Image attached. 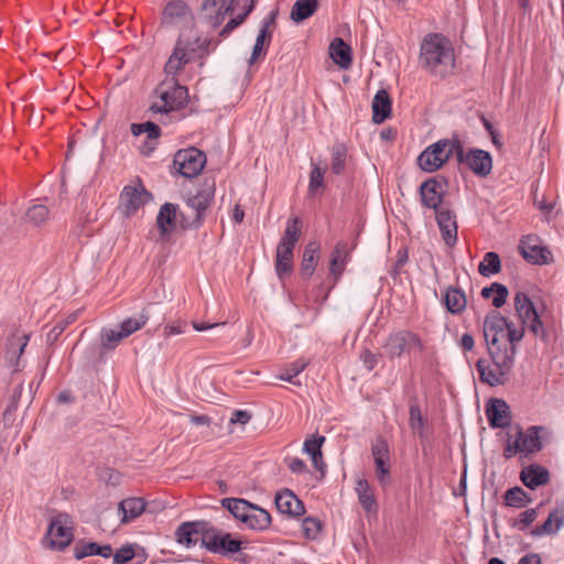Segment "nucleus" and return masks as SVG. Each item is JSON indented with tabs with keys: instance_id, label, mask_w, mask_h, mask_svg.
Listing matches in <instances>:
<instances>
[{
	"instance_id": "1",
	"label": "nucleus",
	"mask_w": 564,
	"mask_h": 564,
	"mask_svg": "<svg viewBox=\"0 0 564 564\" xmlns=\"http://www.w3.org/2000/svg\"><path fill=\"white\" fill-rule=\"evenodd\" d=\"M513 302L521 326H516L497 311L490 312L484 319L482 333L490 361L480 358L476 368L480 380L490 387L507 382L514 367L517 344L524 336V325L538 314L525 293L518 292Z\"/></svg>"
},
{
	"instance_id": "2",
	"label": "nucleus",
	"mask_w": 564,
	"mask_h": 564,
	"mask_svg": "<svg viewBox=\"0 0 564 564\" xmlns=\"http://www.w3.org/2000/svg\"><path fill=\"white\" fill-rule=\"evenodd\" d=\"M209 45L210 39L204 36L194 23L183 25L165 63V74L178 75L188 63L205 58L209 54Z\"/></svg>"
},
{
	"instance_id": "3",
	"label": "nucleus",
	"mask_w": 564,
	"mask_h": 564,
	"mask_svg": "<svg viewBox=\"0 0 564 564\" xmlns=\"http://www.w3.org/2000/svg\"><path fill=\"white\" fill-rule=\"evenodd\" d=\"M419 59L430 73L445 76L455 65L454 48L445 36L430 33L421 43Z\"/></svg>"
},
{
	"instance_id": "4",
	"label": "nucleus",
	"mask_w": 564,
	"mask_h": 564,
	"mask_svg": "<svg viewBox=\"0 0 564 564\" xmlns=\"http://www.w3.org/2000/svg\"><path fill=\"white\" fill-rule=\"evenodd\" d=\"M552 436V431L542 425H533L527 430H522L517 426V433L514 437L507 440L503 456L506 458H512L517 454L530 456L540 452L544 447V443L549 442Z\"/></svg>"
},
{
	"instance_id": "5",
	"label": "nucleus",
	"mask_w": 564,
	"mask_h": 564,
	"mask_svg": "<svg viewBox=\"0 0 564 564\" xmlns=\"http://www.w3.org/2000/svg\"><path fill=\"white\" fill-rule=\"evenodd\" d=\"M176 76L166 74V78L155 88L152 111L167 113L187 106L188 90L177 82Z\"/></svg>"
},
{
	"instance_id": "6",
	"label": "nucleus",
	"mask_w": 564,
	"mask_h": 564,
	"mask_svg": "<svg viewBox=\"0 0 564 564\" xmlns=\"http://www.w3.org/2000/svg\"><path fill=\"white\" fill-rule=\"evenodd\" d=\"M455 154L458 162L464 160V149L459 140L442 139L429 145L417 158L419 166L425 172H435Z\"/></svg>"
},
{
	"instance_id": "7",
	"label": "nucleus",
	"mask_w": 564,
	"mask_h": 564,
	"mask_svg": "<svg viewBox=\"0 0 564 564\" xmlns=\"http://www.w3.org/2000/svg\"><path fill=\"white\" fill-rule=\"evenodd\" d=\"M73 520L67 513H58L50 521L45 541L52 550L62 551L67 547L73 539Z\"/></svg>"
},
{
	"instance_id": "8",
	"label": "nucleus",
	"mask_w": 564,
	"mask_h": 564,
	"mask_svg": "<svg viewBox=\"0 0 564 564\" xmlns=\"http://www.w3.org/2000/svg\"><path fill=\"white\" fill-rule=\"evenodd\" d=\"M151 199V193L145 189L138 178L122 188L119 197V207L126 217H130Z\"/></svg>"
},
{
	"instance_id": "9",
	"label": "nucleus",
	"mask_w": 564,
	"mask_h": 564,
	"mask_svg": "<svg viewBox=\"0 0 564 564\" xmlns=\"http://www.w3.org/2000/svg\"><path fill=\"white\" fill-rule=\"evenodd\" d=\"M173 164L182 176L196 177L206 164V155L196 148L180 150L174 156Z\"/></svg>"
},
{
	"instance_id": "10",
	"label": "nucleus",
	"mask_w": 564,
	"mask_h": 564,
	"mask_svg": "<svg viewBox=\"0 0 564 564\" xmlns=\"http://www.w3.org/2000/svg\"><path fill=\"white\" fill-rule=\"evenodd\" d=\"M383 347L391 359L400 357L403 352H409L412 348H417L420 351L424 349L421 338L409 330H399L391 334Z\"/></svg>"
},
{
	"instance_id": "11",
	"label": "nucleus",
	"mask_w": 564,
	"mask_h": 564,
	"mask_svg": "<svg viewBox=\"0 0 564 564\" xmlns=\"http://www.w3.org/2000/svg\"><path fill=\"white\" fill-rule=\"evenodd\" d=\"M210 529L212 525L206 521L183 522L175 531V540L185 547L195 546L198 541L206 547L205 536Z\"/></svg>"
},
{
	"instance_id": "12",
	"label": "nucleus",
	"mask_w": 564,
	"mask_h": 564,
	"mask_svg": "<svg viewBox=\"0 0 564 564\" xmlns=\"http://www.w3.org/2000/svg\"><path fill=\"white\" fill-rule=\"evenodd\" d=\"M206 549L213 553L228 555L241 550L242 542L234 538L230 533H225L214 527L205 536Z\"/></svg>"
},
{
	"instance_id": "13",
	"label": "nucleus",
	"mask_w": 564,
	"mask_h": 564,
	"mask_svg": "<svg viewBox=\"0 0 564 564\" xmlns=\"http://www.w3.org/2000/svg\"><path fill=\"white\" fill-rule=\"evenodd\" d=\"M371 454L376 465V476L379 484L384 488L390 484L389 445L378 437L371 446Z\"/></svg>"
},
{
	"instance_id": "14",
	"label": "nucleus",
	"mask_w": 564,
	"mask_h": 564,
	"mask_svg": "<svg viewBox=\"0 0 564 564\" xmlns=\"http://www.w3.org/2000/svg\"><path fill=\"white\" fill-rule=\"evenodd\" d=\"M161 23L165 26L191 24L193 23L192 11L183 0H171L163 8Z\"/></svg>"
},
{
	"instance_id": "15",
	"label": "nucleus",
	"mask_w": 564,
	"mask_h": 564,
	"mask_svg": "<svg viewBox=\"0 0 564 564\" xmlns=\"http://www.w3.org/2000/svg\"><path fill=\"white\" fill-rule=\"evenodd\" d=\"M232 10L231 0H205L202 4V18L215 29L224 22L227 13Z\"/></svg>"
},
{
	"instance_id": "16",
	"label": "nucleus",
	"mask_w": 564,
	"mask_h": 564,
	"mask_svg": "<svg viewBox=\"0 0 564 564\" xmlns=\"http://www.w3.org/2000/svg\"><path fill=\"white\" fill-rule=\"evenodd\" d=\"M520 253L530 263L546 264L552 259L550 250L538 243L534 236L524 237L519 245Z\"/></svg>"
},
{
	"instance_id": "17",
	"label": "nucleus",
	"mask_w": 564,
	"mask_h": 564,
	"mask_svg": "<svg viewBox=\"0 0 564 564\" xmlns=\"http://www.w3.org/2000/svg\"><path fill=\"white\" fill-rule=\"evenodd\" d=\"M435 218L446 246L453 247L457 242L456 215L447 207H441L435 212Z\"/></svg>"
},
{
	"instance_id": "18",
	"label": "nucleus",
	"mask_w": 564,
	"mask_h": 564,
	"mask_svg": "<svg viewBox=\"0 0 564 564\" xmlns=\"http://www.w3.org/2000/svg\"><path fill=\"white\" fill-rule=\"evenodd\" d=\"M422 203L425 207L438 210L444 196V184L435 178H430L422 183L420 187Z\"/></svg>"
},
{
	"instance_id": "19",
	"label": "nucleus",
	"mask_w": 564,
	"mask_h": 564,
	"mask_svg": "<svg viewBox=\"0 0 564 564\" xmlns=\"http://www.w3.org/2000/svg\"><path fill=\"white\" fill-rule=\"evenodd\" d=\"M489 425L494 429H502L510 424L511 415L507 402L502 399H492L486 408Z\"/></svg>"
},
{
	"instance_id": "20",
	"label": "nucleus",
	"mask_w": 564,
	"mask_h": 564,
	"mask_svg": "<svg viewBox=\"0 0 564 564\" xmlns=\"http://www.w3.org/2000/svg\"><path fill=\"white\" fill-rule=\"evenodd\" d=\"M467 166L478 176H487L492 169L491 155L484 150L474 149L469 152H464V160Z\"/></svg>"
},
{
	"instance_id": "21",
	"label": "nucleus",
	"mask_w": 564,
	"mask_h": 564,
	"mask_svg": "<svg viewBox=\"0 0 564 564\" xmlns=\"http://www.w3.org/2000/svg\"><path fill=\"white\" fill-rule=\"evenodd\" d=\"M275 506L279 512L291 517H299L305 511L303 502L289 489L275 495Z\"/></svg>"
},
{
	"instance_id": "22",
	"label": "nucleus",
	"mask_w": 564,
	"mask_h": 564,
	"mask_svg": "<svg viewBox=\"0 0 564 564\" xmlns=\"http://www.w3.org/2000/svg\"><path fill=\"white\" fill-rule=\"evenodd\" d=\"M520 479L528 488L535 489L539 486L547 484L550 473L545 467L532 464L522 469Z\"/></svg>"
},
{
	"instance_id": "23",
	"label": "nucleus",
	"mask_w": 564,
	"mask_h": 564,
	"mask_svg": "<svg viewBox=\"0 0 564 564\" xmlns=\"http://www.w3.org/2000/svg\"><path fill=\"white\" fill-rule=\"evenodd\" d=\"M145 501L142 498H127L120 501L118 511L122 514L121 523L126 524L140 517L145 510Z\"/></svg>"
},
{
	"instance_id": "24",
	"label": "nucleus",
	"mask_w": 564,
	"mask_h": 564,
	"mask_svg": "<svg viewBox=\"0 0 564 564\" xmlns=\"http://www.w3.org/2000/svg\"><path fill=\"white\" fill-rule=\"evenodd\" d=\"M564 524V506L557 507L552 510L547 519L542 525H539L532 530V534L541 536L544 534H555Z\"/></svg>"
},
{
	"instance_id": "25",
	"label": "nucleus",
	"mask_w": 564,
	"mask_h": 564,
	"mask_svg": "<svg viewBox=\"0 0 564 564\" xmlns=\"http://www.w3.org/2000/svg\"><path fill=\"white\" fill-rule=\"evenodd\" d=\"M391 115V99L386 89H379L372 100V120L382 123Z\"/></svg>"
},
{
	"instance_id": "26",
	"label": "nucleus",
	"mask_w": 564,
	"mask_h": 564,
	"mask_svg": "<svg viewBox=\"0 0 564 564\" xmlns=\"http://www.w3.org/2000/svg\"><path fill=\"white\" fill-rule=\"evenodd\" d=\"M355 491L358 496L360 506L367 512H376L378 509L377 500L371 486L365 478H358L355 481Z\"/></svg>"
},
{
	"instance_id": "27",
	"label": "nucleus",
	"mask_w": 564,
	"mask_h": 564,
	"mask_svg": "<svg viewBox=\"0 0 564 564\" xmlns=\"http://www.w3.org/2000/svg\"><path fill=\"white\" fill-rule=\"evenodd\" d=\"M295 246L279 242L275 256V272L282 280L293 269V250Z\"/></svg>"
},
{
	"instance_id": "28",
	"label": "nucleus",
	"mask_w": 564,
	"mask_h": 564,
	"mask_svg": "<svg viewBox=\"0 0 564 564\" xmlns=\"http://www.w3.org/2000/svg\"><path fill=\"white\" fill-rule=\"evenodd\" d=\"M330 57L338 66L344 69L350 67L352 58H351V48L348 44H346L343 39L336 37L332 41L329 45Z\"/></svg>"
},
{
	"instance_id": "29",
	"label": "nucleus",
	"mask_w": 564,
	"mask_h": 564,
	"mask_svg": "<svg viewBox=\"0 0 564 564\" xmlns=\"http://www.w3.org/2000/svg\"><path fill=\"white\" fill-rule=\"evenodd\" d=\"M215 187L214 184L207 185L197 191V193L187 199V205L196 212V218L199 219L200 215L209 206L214 198Z\"/></svg>"
},
{
	"instance_id": "30",
	"label": "nucleus",
	"mask_w": 564,
	"mask_h": 564,
	"mask_svg": "<svg viewBox=\"0 0 564 564\" xmlns=\"http://www.w3.org/2000/svg\"><path fill=\"white\" fill-rule=\"evenodd\" d=\"M325 442V437L322 435L312 436L304 442L303 449L307 453L313 462L314 467L324 474L326 465L323 460L322 445Z\"/></svg>"
},
{
	"instance_id": "31",
	"label": "nucleus",
	"mask_w": 564,
	"mask_h": 564,
	"mask_svg": "<svg viewBox=\"0 0 564 564\" xmlns=\"http://www.w3.org/2000/svg\"><path fill=\"white\" fill-rule=\"evenodd\" d=\"M99 555L101 557H110L112 555V549L109 544L98 545L95 542H78L74 547V556L77 560H82L86 556Z\"/></svg>"
},
{
	"instance_id": "32",
	"label": "nucleus",
	"mask_w": 564,
	"mask_h": 564,
	"mask_svg": "<svg viewBox=\"0 0 564 564\" xmlns=\"http://www.w3.org/2000/svg\"><path fill=\"white\" fill-rule=\"evenodd\" d=\"M319 245L316 241H311L306 245L303 259L301 263V272L305 278H311L315 271L318 261Z\"/></svg>"
},
{
	"instance_id": "33",
	"label": "nucleus",
	"mask_w": 564,
	"mask_h": 564,
	"mask_svg": "<svg viewBox=\"0 0 564 564\" xmlns=\"http://www.w3.org/2000/svg\"><path fill=\"white\" fill-rule=\"evenodd\" d=\"M223 506L239 521L245 523L249 512L256 505L239 498H225L221 501Z\"/></svg>"
},
{
	"instance_id": "34",
	"label": "nucleus",
	"mask_w": 564,
	"mask_h": 564,
	"mask_svg": "<svg viewBox=\"0 0 564 564\" xmlns=\"http://www.w3.org/2000/svg\"><path fill=\"white\" fill-rule=\"evenodd\" d=\"M245 524L251 530L262 531L271 524V516L267 510L254 506L251 512H249Z\"/></svg>"
},
{
	"instance_id": "35",
	"label": "nucleus",
	"mask_w": 564,
	"mask_h": 564,
	"mask_svg": "<svg viewBox=\"0 0 564 564\" xmlns=\"http://www.w3.org/2000/svg\"><path fill=\"white\" fill-rule=\"evenodd\" d=\"M318 7V0H297L292 7L291 19L300 23L305 19L312 17Z\"/></svg>"
},
{
	"instance_id": "36",
	"label": "nucleus",
	"mask_w": 564,
	"mask_h": 564,
	"mask_svg": "<svg viewBox=\"0 0 564 564\" xmlns=\"http://www.w3.org/2000/svg\"><path fill=\"white\" fill-rule=\"evenodd\" d=\"M445 305L452 314H460L467 305L466 296L463 291L456 288H448L445 293Z\"/></svg>"
},
{
	"instance_id": "37",
	"label": "nucleus",
	"mask_w": 564,
	"mask_h": 564,
	"mask_svg": "<svg viewBox=\"0 0 564 564\" xmlns=\"http://www.w3.org/2000/svg\"><path fill=\"white\" fill-rule=\"evenodd\" d=\"M176 216V206L171 203H165L161 206L158 217L156 225L161 231V235L164 236L171 231L169 226L174 225Z\"/></svg>"
},
{
	"instance_id": "38",
	"label": "nucleus",
	"mask_w": 564,
	"mask_h": 564,
	"mask_svg": "<svg viewBox=\"0 0 564 564\" xmlns=\"http://www.w3.org/2000/svg\"><path fill=\"white\" fill-rule=\"evenodd\" d=\"M270 23L271 20H264L262 22L261 29L256 39V43L249 59V64H253L258 59V57L263 53L265 46L269 45L272 36L271 32L269 31Z\"/></svg>"
},
{
	"instance_id": "39",
	"label": "nucleus",
	"mask_w": 564,
	"mask_h": 564,
	"mask_svg": "<svg viewBox=\"0 0 564 564\" xmlns=\"http://www.w3.org/2000/svg\"><path fill=\"white\" fill-rule=\"evenodd\" d=\"M346 248L347 246L345 242H338L332 252L329 271L336 279H338L345 270L348 257Z\"/></svg>"
},
{
	"instance_id": "40",
	"label": "nucleus",
	"mask_w": 564,
	"mask_h": 564,
	"mask_svg": "<svg viewBox=\"0 0 564 564\" xmlns=\"http://www.w3.org/2000/svg\"><path fill=\"white\" fill-rule=\"evenodd\" d=\"M149 321V313L142 310L137 316L126 318L121 322L119 328L123 332V336L129 337L133 333L141 329Z\"/></svg>"
},
{
	"instance_id": "41",
	"label": "nucleus",
	"mask_w": 564,
	"mask_h": 564,
	"mask_svg": "<svg viewBox=\"0 0 564 564\" xmlns=\"http://www.w3.org/2000/svg\"><path fill=\"white\" fill-rule=\"evenodd\" d=\"M481 295L485 299L492 296V305L499 308L506 303L508 289L503 284L495 282L490 286L484 288Z\"/></svg>"
},
{
	"instance_id": "42",
	"label": "nucleus",
	"mask_w": 564,
	"mask_h": 564,
	"mask_svg": "<svg viewBox=\"0 0 564 564\" xmlns=\"http://www.w3.org/2000/svg\"><path fill=\"white\" fill-rule=\"evenodd\" d=\"M501 270V261L496 252H487L484 256V260L478 264V272L482 276H490L500 272Z\"/></svg>"
},
{
	"instance_id": "43",
	"label": "nucleus",
	"mask_w": 564,
	"mask_h": 564,
	"mask_svg": "<svg viewBox=\"0 0 564 564\" xmlns=\"http://www.w3.org/2000/svg\"><path fill=\"white\" fill-rule=\"evenodd\" d=\"M307 365L308 361L304 359H297L294 362L286 366L278 377L283 381H288L293 384H300V382L294 381V378L299 376L306 368Z\"/></svg>"
},
{
	"instance_id": "44",
	"label": "nucleus",
	"mask_w": 564,
	"mask_h": 564,
	"mask_svg": "<svg viewBox=\"0 0 564 564\" xmlns=\"http://www.w3.org/2000/svg\"><path fill=\"white\" fill-rule=\"evenodd\" d=\"M347 149L344 144H335L332 149V172L336 175L343 173L346 164Z\"/></svg>"
},
{
	"instance_id": "45",
	"label": "nucleus",
	"mask_w": 564,
	"mask_h": 564,
	"mask_svg": "<svg viewBox=\"0 0 564 564\" xmlns=\"http://www.w3.org/2000/svg\"><path fill=\"white\" fill-rule=\"evenodd\" d=\"M410 419L409 425L410 429L416 433L421 438L424 437V419L421 413V409L417 403L413 402L410 404L409 409Z\"/></svg>"
},
{
	"instance_id": "46",
	"label": "nucleus",
	"mask_w": 564,
	"mask_h": 564,
	"mask_svg": "<svg viewBox=\"0 0 564 564\" xmlns=\"http://www.w3.org/2000/svg\"><path fill=\"white\" fill-rule=\"evenodd\" d=\"M124 338H127V336H123V332L120 330V328H104L100 334L101 346L106 349H115Z\"/></svg>"
},
{
	"instance_id": "47",
	"label": "nucleus",
	"mask_w": 564,
	"mask_h": 564,
	"mask_svg": "<svg viewBox=\"0 0 564 564\" xmlns=\"http://www.w3.org/2000/svg\"><path fill=\"white\" fill-rule=\"evenodd\" d=\"M301 226L297 217L288 220L286 228L280 242L285 245L295 246L300 239Z\"/></svg>"
},
{
	"instance_id": "48",
	"label": "nucleus",
	"mask_w": 564,
	"mask_h": 564,
	"mask_svg": "<svg viewBox=\"0 0 564 564\" xmlns=\"http://www.w3.org/2000/svg\"><path fill=\"white\" fill-rule=\"evenodd\" d=\"M48 208L45 205L36 204L25 213V220L33 226H40L47 220Z\"/></svg>"
},
{
	"instance_id": "49",
	"label": "nucleus",
	"mask_w": 564,
	"mask_h": 564,
	"mask_svg": "<svg viewBox=\"0 0 564 564\" xmlns=\"http://www.w3.org/2000/svg\"><path fill=\"white\" fill-rule=\"evenodd\" d=\"M131 132L133 135L147 134V139L155 141L160 137V127L151 121L144 123H133L131 126Z\"/></svg>"
},
{
	"instance_id": "50",
	"label": "nucleus",
	"mask_w": 564,
	"mask_h": 564,
	"mask_svg": "<svg viewBox=\"0 0 564 564\" xmlns=\"http://www.w3.org/2000/svg\"><path fill=\"white\" fill-rule=\"evenodd\" d=\"M505 500H506V505L509 507L521 508L530 499L528 498L527 492L522 488L513 487L506 491Z\"/></svg>"
},
{
	"instance_id": "51",
	"label": "nucleus",
	"mask_w": 564,
	"mask_h": 564,
	"mask_svg": "<svg viewBox=\"0 0 564 564\" xmlns=\"http://www.w3.org/2000/svg\"><path fill=\"white\" fill-rule=\"evenodd\" d=\"M324 174L325 170H323L317 164H312V171L310 175V184H308V192L311 194H314L317 189L324 187Z\"/></svg>"
},
{
	"instance_id": "52",
	"label": "nucleus",
	"mask_w": 564,
	"mask_h": 564,
	"mask_svg": "<svg viewBox=\"0 0 564 564\" xmlns=\"http://www.w3.org/2000/svg\"><path fill=\"white\" fill-rule=\"evenodd\" d=\"M302 527L306 538L310 539H315L322 529L321 521L311 517L303 520Z\"/></svg>"
},
{
	"instance_id": "53",
	"label": "nucleus",
	"mask_w": 564,
	"mask_h": 564,
	"mask_svg": "<svg viewBox=\"0 0 564 564\" xmlns=\"http://www.w3.org/2000/svg\"><path fill=\"white\" fill-rule=\"evenodd\" d=\"M538 517V512L535 509H528L520 513L519 520L517 522V527L519 530H524L528 528Z\"/></svg>"
},
{
	"instance_id": "54",
	"label": "nucleus",
	"mask_w": 564,
	"mask_h": 564,
	"mask_svg": "<svg viewBox=\"0 0 564 564\" xmlns=\"http://www.w3.org/2000/svg\"><path fill=\"white\" fill-rule=\"evenodd\" d=\"M134 557L131 546H123L113 554V564H124Z\"/></svg>"
},
{
	"instance_id": "55",
	"label": "nucleus",
	"mask_w": 564,
	"mask_h": 564,
	"mask_svg": "<svg viewBox=\"0 0 564 564\" xmlns=\"http://www.w3.org/2000/svg\"><path fill=\"white\" fill-rule=\"evenodd\" d=\"M251 10V7L242 14L236 17V18H232L230 19L227 24L223 28V30L220 31L219 35L225 37L227 36L232 30H235L237 26H239L245 18L248 15V13L250 12Z\"/></svg>"
},
{
	"instance_id": "56",
	"label": "nucleus",
	"mask_w": 564,
	"mask_h": 564,
	"mask_svg": "<svg viewBox=\"0 0 564 564\" xmlns=\"http://www.w3.org/2000/svg\"><path fill=\"white\" fill-rule=\"evenodd\" d=\"M525 325L535 337H541L543 339L546 337L545 329L538 314L529 319L528 324Z\"/></svg>"
},
{
	"instance_id": "57",
	"label": "nucleus",
	"mask_w": 564,
	"mask_h": 564,
	"mask_svg": "<svg viewBox=\"0 0 564 564\" xmlns=\"http://www.w3.org/2000/svg\"><path fill=\"white\" fill-rule=\"evenodd\" d=\"M289 469L294 474H304L307 471L306 464L297 457H290L285 459Z\"/></svg>"
},
{
	"instance_id": "58",
	"label": "nucleus",
	"mask_w": 564,
	"mask_h": 564,
	"mask_svg": "<svg viewBox=\"0 0 564 564\" xmlns=\"http://www.w3.org/2000/svg\"><path fill=\"white\" fill-rule=\"evenodd\" d=\"M378 355L372 354L370 350L366 349L361 352L360 359L364 366L371 371L378 365Z\"/></svg>"
},
{
	"instance_id": "59",
	"label": "nucleus",
	"mask_w": 564,
	"mask_h": 564,
	"mask_svg": "<svg viewBox=\"0 0 564 564\" xmlns=\"http://www.w3.org/2000/svg\"><path fill=\"white\" fill-rule=\"evenodd\" d=\"M250 420H251V414L248 411L236 410L230 417V423H232V424L239 423V424L245 425Z\"/></svg>"
},
{
	"instance_id": "60",
	"label": "nucleus",
	"mask_w": 564,
	"mask_h": 564,
	"mask_svg": "<svg viewBox=\"0 0 564 564\" xmlns=\"http://www.w3.org/2000/svg\"><path fill=\"white\" fill-rule=\"evenodd\" d=\"M458 345L464 351H470L475 346L474 337L470 334L465 333L462 335Z\"/></svg>"
},
{
	"instance_id": "61",
	"label": "nucleus",
	"mask_w": 564,
	"mask_h": 564,
	"mask_svg": "<svg viewBox=\"0 0 564 564\" xmlns=\"http://www.w3.org/2000/svg\"><path fill=\"white\" fill-rule=\"evenodd\" d=\"M518 564H542V560L539 554L536 553H529L524 556H522Z\"/></svg>"
},
{
	"instance_id": "62",
	"label": "nucleus",
	"mask_w": 564,
	"mask_h": 564,
	"mask_svg": "<svg viewBox=\"0 0 564 564\" xmlns=\"http://www.w3.org/2000/svg\"><path fill=\"white\" fill-rule=\"evenodd\" d=\"M184 333L183 324L178 323L176 325H166L164 327V335L165 336H172V335H178Z\"/></svg>"
},
{
	"instance_id": "63",
	"label": "nucleus",
	"mask_w": 564,
	"mask_h": 564,
	"mask_svg": "<svg viewBox=\"0 0 564 564\" xmlns=\"http://www.w3.org/2000/svg\"><path fill=\"white\" fill-rule=\"evenodd\" d=\"M191 422L195 425H208L210 419L207 415H192Z\"/></svg>"
},
{
	"instance_id": "64",
	"label": "nucleus",
	"mask_w": 564,
	"mask_h": 564,
	"mask_svg": "<svg viewBox=\"0 0 564 564\" xmlns=\"http://www.w3.org/2000/svg\"><path fill=\"white\" fill-rule=\"evenodd\" d=\"M535 205L540 210L544 212L545 214L551 213L554 208V203H545L544 200L539 202L535 199Z\"/></svg>"
}]
</instances>
